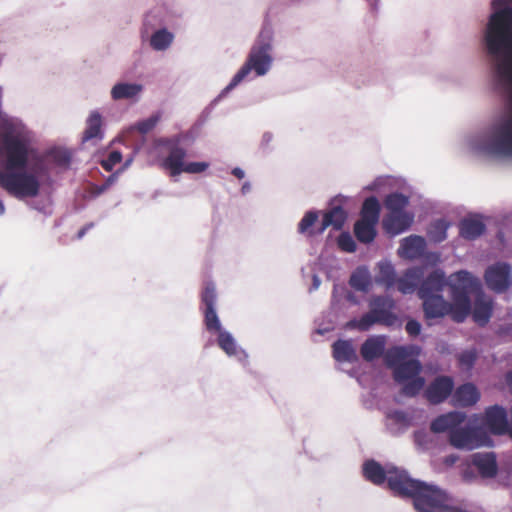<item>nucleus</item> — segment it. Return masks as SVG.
Segmentation results:
<instances>
[{"instance_id": "obj_50", "label": "nucleus", "mask_w": 512, "mask_h": 512, "mask_svg": "<svg viewBox=\"0 0 512 512\" xmlns=\"http://www.w3.org/2000/svg\"><path fill=\"white\" fill-rule=\"evenodd\" d=\"M272 141H273V134L269 131L264 132L262 135L261 141H260V145H259L260 150L265 154L270 153L272 151V148H271Z\"/></svg>"}, {"instance_id": "obj_4", "label": "nucleus", "mask_w": 512, "mask_h": 512, "mask_svg": "<svg viewBox=\"0 0 512 512\" xmlns=\"http://www.w3.org/2000/svg\"><path fill=\"white\" fill-rule=\"evenodd\" d=\"M394 496L411 499L416 512H467L449 504L448 493L438 485L415 479L409 473L390 478Z\"/></svg>"}, {"instance_id": "obj_64", "label": "nucleus", "mask_w": 512, "mask_h": 512, "mask_svg": "<svg viewBox=\"0 0 512 512\" xmlns=\"http://www.w3.org/2000/svg\"><path fill=\"white\" fill-rule=\"evenodd\" d=\"M231 174L238 179H243L245 177V171L241 167H234L231 170Z\"/></svg>"}, {"instance_id": "obj_30", "label": "nucleus", "mask_w": 512, "mask_h": 512, "mask_svg": "<svg viewBox=\"0 0 512 512\" xmlns=\"http://www.w3.org/2000/svg\"><path fill=\"white\" fill-rule=\"evenodd\" d=\"M333 357L340 363H354L358 361V355L350 340L338 339L332 344Z\"/></svg>"}, {"instance_id": "obj_55", "label": "nucleus", "mask_w": 512, "mask_h": 512, "mask_svg": "<svg viewBox=\"0 0 512 512\" xmlns=\"http://www.w3.org/2000/svg\"><path fill=\"white\" fill-rule=\"evenodd\" d=\"M211 114H212V111H211V108H207L205 107L201 113L199 114V116L197 117L196 121L194 122V124L196 125V127H199L200 129H202V127L207 123V121L210 119L211 117Z\"/></svg>"}, {"instance_id": "obj_25", "label": "nucleus", "mask_w": 512, "mask_h": 512, "mask_svg": "<svg viewBox=\"0 0 512 512\" xmlns=\"http://www.w3.org/2000/svg\"><path fill=\"white\" fill-rule=\"evenodd\" d=\"M496 239L501 255L512 260V214L502 219L496 233Z\"/></svg>"}, {"instance_id": "obj_34", "label": "nucleus", "mask_w": 512, "mask_h": 512, "mask_svg": "<svg viewBox=\"0 0 512 512\" xmlns=\"http://www.w3.org/2000/svg\"><path fill=\"white\" fill-rule=\"evenodd\" d=\"M400 248L407 258L415 259L424 254L426 241L422 236L410 235L402 239Z\"/></svg>"}, {"instance_id": "obj_2", "label": "nucleus", "mask_w": 512, "mask_h": 512, "mask_svg": "<svg viewBox=\"0 0 512 512\" xmlns=\"http://www.w3.org/2000/svg\"><path fill=\"white\" fill-rule=\"evenodd\" d=\"M491 10L480 44L490 63L493 90L506 101H512L511 0H492Z\"/></svg>"}, {"instance_id": "obj_8", "label": "nucleus", "mask_w": 512, "mask_h": 512, "mask_svg": "<svg viewBox=\"0 0 512 512\" xmlns=\"http://www.w3.org/2000/svg\"><path fill=\"white\" fill-rule=\"evenodd\" d=\"M273 49V30L270 26L264 25L259 32L254 44L252 45L244 66L256 76L266 75L273 63L271 55Z\"/></svg>"}, {"instance_id": "obj_15", "label": "nucleus", "mask_w": 512, "mask_h": 512, "mask_svg": "<svg viewBox=\"0 0 512 512\" xmlns=\"http://www.w3.org/2000/svg\"><path fill=\"white\" fill-rule=\"evenodd\" d=\"M486 286L495 293L506 292L512 286V268L504 261L488 266L484 273Z\"/></svg>"}, {"instance_id": "obj_53", "label": "nucleus", "mask_w": 512, "mask_h": 512, "mask_svg": "<svg viewBox=\"0 0 512 512\" xmlns=\"http://www.w3.org/2000/svg\"><path fill=\"white\" fill-rule=\"evenodd\" d=\"M330 226H332V227H333V229H335V230H341V223H340L339 221L334 222V221H332V220H330V219H327V218L325 217V215L323 214V218H322L321 224H320V226H319V228H318V230H317V234H322V233H324V231H325L328 227H330Z\"/></svg>"}, {"instance_id": "obj_23", "label": "nucleus", "mask_w": 512, "mask_h": 512, "mask_svg": "<svg viewBox=\"0 0 512 512\" xmlns=\"http://www.w3.org/2000/svg\"><path fill=\"white\" fill-rule=\"evenodd\" d=\"M143 90L144 86L140 83L118 81L112 86L110 96L114 101L128 100L137 102Z\"/></svg>"}, {"instance_id": "obj_59", "label": "nucleus", "mask_w": 512, "mask_h": 512, "mask_svg": "<svg viewBox=\"0 0 512 512\" xmlns=\"http://www.w3.org/2000/svg\"><path fill=\"white\" fill-rule=\"evenodd\" d=\"M94 227V223L93 222H89L87 223L86 225H84L78 232H77V235H76V238L78 240L82 239L85 234L91 230L92 228Z\"/></svg>"}, {"instance_id": "obj_5", "label": "nucleus", "mask_w": 512, "mask_h": 512, "mask_svg": "<svg viewBox=\"0 0 512 512\" xmlns=\"http://www.w3.org/2000/svg\"><path fill=\"white\" fill-rule=\"evenodd\" d=\"M465 412L453 410L435 417L430 422V432L434 434L447 433L449 444L461 451H472L480 447H493L494 442L482 427L467 423Z\"/></svg>"}, {"instance_id": "obj_3", "label": "nucleus", "mask_w": 512, "mask_h": 512, "mask_svg": "<svg viewBox=\"0 0 512 512\" xmlns=\"http://www.w3.org/2000/svg\"><path fill=\"white\" fill-rule=\"evenodd\" d=\"M465 142L476 156L512 161V114H500L468 133Z\"/></svg>"}, {"instance_id": "obj_51", "label": "nucleus", "mask_w": 512, "mask_h": 512, "mask_svg": "<svg viewBox=\"0 0 512 512\" xmlns=\"http://www.w3.org/2000/svg\"><path fill=\"white\" fill-rule=\"evenodd\" d=\"M249 74L250 72L244 65H242L240 69L234 74L229 84L235 89Z\"/></svg>"}, {"instance_id": "obj_38", "label": "nucleus", "mask_w": 512, "mask_h": 512, "mask_svg": "<svg viewBox=\"0 0 512 512\" xmlns=\"http://www.w3.org/2000/svg\"><path fill=\"white\" fill-rule=\"evenodd\" d=\"M409 202V196L398 191L388 194L384 199V205L389 213L405 211V208L409 205Z\"/></svg>"}, {"instance_id": "obj_16", "label": "nucleus", "mask_w": 512, "mask_h": 512, "mask_svg": "<svg viewBox=\"0 0 512 512\" xmlns=\"http://www.w3.org/2000/svg\"><path fill=\"white\" fill-rule=\"evenodd\" d=\"M454 379L449 375L436 376L424 390V397L432 405L444 403L452 398Z\"/></svg>"}, {"instance_id": "obj_9", "label": "nucleus", "mask_w": 512, "mask_h": 512, "mask_svg": "<svg viewBox=\"0 0 512 512\" xmlns=\"http://www.w3.org/2000/svg\"><path fill=\"white\" fill-rule=\"evenodd\" d=\"M447 279L451 300L455 301V306L462 310L460 318L468 317L471 312L470 293L480 290L479 280L467 270H459Z\"/></svg>"}, {"instance_id": "obj_43", "label": "nucleus", "mask_w": 512, "mask_h": 512, "mask_svg": "<svg viewBox=\"0 0 512 512\" xmlns=\"http://www.w3.org/2000/svg\"><path fill=\"white\" fill-rule=\"evenodd\" d=\"M49 156L54 164L59 167H69L71 163V153L67 149H52Z\"/></svg>"}, {"instance_id": "obj_26", "label": "nucleus", "mask_w": 512, "mask_h": 512, "mask_svg": "<svg viewBox=\"0 0 512 512\" xmlns=\"http://www.w3.org/2000/svg\"><path fill=\"white\" fill-rule=\"evenodd\" d=\"M493 313L492 302L487 300L482 292L475 297L474 304H471V312L473 321L479 326H485Z\"/></svg>"}, {"instance_id": "obj_63", "label": "nucleus", "mask_w": 512, "mask_h": 512, "mask_svg": "<svg viewBox=\"0 0 512 512\" xmlns=\"http://www.w3.org/2000/svg\"><path fill=\"white\" fill-rule=\"evenodd\" d=\"M108 189L107 185L104 183L101 185H95L93 187V196L97 197L100 196L102 193H104Z\"/></svg>"}, {"instance_id": "obj_58", "label": "nucleus", "mask_w": 512, "mask_h": 512, "mask_svg": "<svg viewBox=\"0 0 512 512\" xmlns=\"http://www.w3.org/2000/svg\"><path fill=\"white\" fill-rule=\"evenodd\" d=\"M499 335L508 336L512 339V322L502 325L499 328Z\"/></svg>"}, {"instance_id": "obj_46", "label": "nucleus", "mask_w": 512, "mask_h": 512, "mask_svg": "<svg viewBox=\"0 0 512 512\" xmlns=\"http://www.w3.org/2000/svg\"><path fill=\"white\" fill-rule=\"evenodd\" d=\"M122 158V153L119 150H113L100 161V164L105 171L111 172L115 165L122 161Z\"/></svg>"}, {"instance_id": "obj_31", "label": "nucleus", "mask_w": 512, "mask_h": 512, "mask_svg": "<svg viewBox=\"0 0 512 512\" xmlns=\"http://www.w3.org/2000/svg\"><path fill=\"white\" fill-rule=\"evenodd\" d=\"M378 273L374 277L377 285L391 289L397 281V273L394 265L389 260H381L377 263Z\"/></svg>"}, {"instance_id": "obj_61", "label": "nucleus", "mask_w": 512, "mask_h": 512, "mask_svg": "<svg viewBox=\"0 0 512 512\" xmlns=\"http://www.w3.org/2000/svg\"><path fill=\"white\" fill-rule=\"evenodd\" d=\"M440 260V255L436 252H430L426 255V261L432 265H436Z\"/></svg>"}, {"instance_id": "obj_10", "label": "nucleus", "mask_w": 512, "mask_h": 512, "mask_svg": "<svg viewBox=\"0 0 512 512\" xmlns=\"http://www.w3.org/2000/svg\"><path fill=\"white\" fill-rule=\"evenodd\" d=\"M498 472L499 464L495 452H475L468 457L467 467L463 471V479L466 482H472L478 476L482 479H493Z\"/></svg>"}, {"instance_id": "obj_17", "label": "nucleus", "mask_w": 512, "mask_h": 512, "mask_svg": "<svg viewBox=\"0 0 512 512\" xmlns=\"http://www.w3.org/2000/svg\"><path fill=\"white\" fill-rule=\"evenodd\" d=\"M362 471L364 477L375 485H381L387 482L390 488V478L403 473H408L407 470L391 466L385 469L378 461L374 459H368L363 463Z\"/></svg>"}, {"instance_id": "obj_44", "label": "nucleus", "mask_w": 512, "mask_h": 512, "mask_svg": "<svg viewBox=\"0 0 512 512\" xmlns=\"http://www.w3.org/2000/svg\"><path fill=\"white\" fill-rule=\"evenodd\" d=\"M319 218L318 210L311 209L307 211L298 223V232L300 234L307 233L308 230L316 223Z\"/></svg>"}, {"instance_id": "obj_37", "label": "nucleus", "mask_w": 512, "mask_h": 512, "mask_svg": "<svg viewBox=\"0 0 512 512\" xmlns=\"http://www.w3.org/2000/svg\"><path fill=\"white\" fill-rule=\"evenodd\" d=\"M450 223L445 218L432 221L427 228V237L430 242L439 244L447 238V230Z\"/></svg>"}, {"instance_id": "obj_62", "label": "nucleus", "mask_w": 512, "mask_h": 512, "mask_svg": "<svg viewBox=\"0 0 512 512\" xmlns=\"http://www.w3.org/2000/svg\"><path fill=\"white\" fill-rule=\"evenodd\" d=\"M321 285V279L317 274H313L312 276V285L309 288V292L316 291Z\"/></svg>"}, {"instance_id": "obj_13", "label": "nucleus", "mask_w": 512, "mask_h": 512, "mask_svg": "<svg viewBox=\"0 0 512 512\" xmlns=\"http://www.w3.org/2000/svg\"><path fill=\"white\" fill-rule=\"evenodd\" d=\"M488 435H509V417L505 407L499 404L488 406L478 425Z\"/></svg>"}, {"instance_id": "obj_49", "label": "nucleus", "mask_w": 512, "mask_h": 512, "mask_svg": "<svg viewBox=\"0 0 512 512\" xmlns=\"http://www.w3.org/2000/svg\"><path fill=\"white\" fill-rule=\"evenodd\" d=\"M422 330L421 323L415 318H408L405 324V331L410 337H417Z\"/></svg>"}, {"instance_id": "obj_24", "label": "nucleus", "mask_w": 512, "mask_h": 512, "mask_svg": "<svg viewBox=\"0 0 512 512\" xmlns=\"http://www.w3.org/2000/svg\"><path fill=\"white\" fill-rule=\"evenodd\" d=\"M414 220V215L407 211L389 213V216L384 218L383 227L385 231L391 235H399L407 231Z\"/></svg>"}, {"instance_id": "obj_60", "label": "nucleus", "mask_w": 512, "mask_h": 512, "mask_svg": "<svg viewBox=\"0 0 512 512\" xmlns=\"http://www.w3.org/2000/svg\"><path fill=\"white\" fill-rule=\"evenodd\" d=\"M344 295H345L346 300L348 302H350L351 304H353V305L359 304V299L353 292L346 289V292L344 293Z\"/></svg>"}, {"instance_id": "obj_11", "label": "nucleus", "mask_w": 512, "mask_h": 512, "mask_svg": "<svg viewBox=\"0 0 512 512\" xmlns=\"http://www.w3.org/2000/svg\"><path fill=\"white\" fill-rule=\"evenodd\" d=\"M422 300V310L426 320L441 319L450 315L456 323H463L467 317H461L462 310L455 306V301L451 303L445 300L443 295L420 298Z\"/></svg>"}, {"instance_id": "obj_20", "label": "nucleus", "mask_w": 512, "mask_h": 512, "mask_svg": "<svg viewBox=\"0 0 512 512\" xmlns=\"http://www.w3.org/2000/svg\"><path fill=\"white\" fill-rule=\"evenodd\" d=\"M217 334V345L219 348L228 356V357H235L239 363H241L244 367H246L249 364V355L246 352L245 349L240 347L237 344L236 339L225 328Z\"/></svg>"}, {"instance_id": "obj_47", "label": "nucleus", "mask_w": 512, "mask_h": 512, "mask_svg": "<svg viewBox=\"0 0 512 512\" xmlns=\"http://www.w3.org/2000/svg\"><path fill=\"white\" fill-rule=\"evenodd\" d=\"M414 442L421 448L427 449L432 443V435L425 429H419L413 433Z\"/></svg>"}, {"instance_id": "obj_41", "label": "nucleus", "mask_w": 512, "mask_h": 512, "mask_svg": "<svg viewBox=\"0 0 512 512\" xmlns=\"http://www.w3.org/2000/svg\"><path fill=\"white\" fill-rule=\"evenodd\" d=\"M338 248L346 253H354L357 249V244L352 235L348 231H342L337 237Z\"/></svg>"}, {"instance_id": "obj_39", "label": "nucleus", "mask_w": 512, "mask_h": 512, "mask_svg": "<svg viewBox=\"0 0 512 512\" xmlns=\"http://www.w3.org/2000/svg\"><path fill=\"white\" fill-rule=\"evenodd\" d=\"M425 384V378L418 374L408 381L399 384L401 386L400 393L409 398L416 397L424 389Z\"/></svg>"}, {"instance_id": "obj_40", "label": "nucleus", "mask_w": 512, "mask_h": 512, "mask_svg": "<svg viewBox=\"0 0 512 512\" xmlns=\"http://www.w3.org/2000/svg\"><path fill=\"white\" fill-rule=\"evenodd\" d=\"M161 119V113L156 112L146 119L137 121L130 126L131 131H138L140 134L145 135L153 130Z\"/></svg>"}, {"instance_id": "obj_22", "label": "nucleus", "mask_w": 512, "mask_h": 512, "mask_svg": "<svg viewBox=\"0 0 512 512\" xmlns=\"http://www.w3.org/2000/svg\"><path fill=\"white\" fill-rule=\"evenodd\" d=\"M156 144L157 146L166 147L169 151L168 155L161 162V167L163 169H166L177 160L185 159L187 156L186 149L181 147V144H183L181 133H177L170 137L159 138Z\"/></svg>"}, {"instance_id": "obj_28", "label": "nucleus", "mask_w": 512, "mask_h": 512, "mask_svg": "<svg viewBox=\"0 0 512 512\" xmlns=\"http://www.w3.org/2000/svg\"><path fill=\"white\" fill-rule=\"evenodd\" d=\"M386 339L384 335H372L368 337L360 347L361 357L366 362L378 359L385 351Z\"/></svg>"}, {"instance_id": "obj_45", "label": "nucleus", "mask_w": 512, "mask_h": 512, "mask_svg": "<svg viewBox=\"0 0 512 512\" xmlns=\"http://www.w3.org/2000/svg\"><path fill=\"white\" fill-rule=\"evenodd\" d=\"M324 215L327 219H330L334 222L339 221L341 223V229L343 228L348 217L347 212L341 204L331 207L329 211L324 213Z\"/></svg>"}, {"instance_id": "obj_7", "label": "nucleus", "mask_w": 512, "mask_h": 512, "mask_svg": "<svg viewBox=\"0 0 512 512\" xmlns=\"http://www.w3.org/2000/svg\"><path fill=\"white\" fill-rule=\"evenodd\" d=\"M418 346H394L386 354L385 362L388 368L392 370V378L395 383L400 384L408 381L410 378L421 374L423 366L416 357H410L418 354Z\"/></svg>"}, {"instance_id": "obj_1", "label": "nucleus", "mask_w": 512, "mask_h": 512, "mask_svg": "<svg viewBox=\"0 0 512 512\" xmlns=\"http://www.w3.org/2000/svg\"><path fill=\"white\" fill-rule=\"evenodd\" d=\"M2 97L0 86V122L8 152V170L0 176V184L17 199L33 198L39 194L42 182L50 178V165L31 147L23 121L2 111Z\"/></svg>"}, {"instance_id": "obj_42", "label": "nucleus", "mask_w": 512, "mask_h": 512, "mask_svg": "<svg viewBox=\"0 0 512 512\" xmlns=\"http://www.w3.org/2000/svg\"><path fill=\"white\" fill-rule=\"evenodd\" d=\"M478 358L477 351L475 349L463 350L457 357L458 364L465 370H471Z\"/></svg>"}, {"instance_id": "obj_14", "label": "nucleus", "mask_w": 512, "mask_h": 512, "mask_svg": "<svg viewBox=\"0 0 512 512\" xmlns=\"http://www.w3.org/2000/svg\"><path fill=\"white\" fill-rule=\"evenodd\" d=\"M201 302L204 306L203 316L204 325L209 333H217L223 330L222 323L216 310L217 292L216 285L212 281L205 283L201 293Z\"/></svg>"}, {"instance_id": "obj_57", "label": "nucleus", "mask_w": 512, "mask_h": 512, "mask_svg": "<svg viewBox=\"0 0 512 512\" xmlns=\"http://www.w3.org/2000/svg\"><path fill=\"white\" fill-rule=\"evenodd\" d=\"M386 183V179L382 176L375 178L370 184L364 187L366 191H378Z\"/></svg>"}, {"instance_id": "obj_36", "label": "nucleus", "mask_w": 512, "mask_h": 512, "mask_svg": "<svg viewBox=\"0 0 512 512\" xmlns=\"http://www.w3.org/2000/svg\"><path fill=\"white\" fill-rule=\"evenodd\" d=\"M381 205L374 195L368 196L362 203L360 219L378 223L380 219Z\"/></svg>"}, {"instance_id": "obj_6", "label": "nucleus", "mask_w": 512, "mask_h": 512, "mask_svg": "<svg viewBox=\"0 0 512 512\" xmlns=\"http://www.w3.org/2000/svg\"><path fill=\"white\" fill-rule=\"evenodd\" d=\"M368 307V312L361 315L360 318L349 320L346 327L364 332L369 331L375 324L391 327L398 320V316L394 312L396 301L389 295L372 296L368 301Z\"/></svg>"}, {"instance_id": "obj_21", "label": "nucleus", "mask_w": 512, "mask_h": 512, "mask_svg": "<svg viewBox=\"0 0 512 512\" xmlns=\"http://www.w3.org/2000/svg\"><path fill=\"white\" fill-rule=\"evenodd\" d=\"M481 398L478 387L473 382H465L454 386L450 404L458 408H467L475 405Z\"/></svg>"}, {"instance_id": "obj_56", "label": "nucleus", "mask_w": 512, "mask_h": 512, "mask_svg": "<svg viewBox=\"0 0 512 512\" xmlns=\"http://www.w3.org/2000/svg\"><path fill=\"white\" fill-rule=\"evenodd\" d=\"M30 207L45 216H50L52 214V210L44 202L33 201L30 203Z\"/></svg>"}, {"instance_id": "obj_27", "label": "nucleus", "mask_w": 512, "mask_h": 512, "mask_svg": "<svg viewBox=\"0 0 512 512\" xmlns=\"http://www.w3.org/2000/svg\"><path fill=\"white\" fill-rule=\"evenodd\" d=\"M423 278V268L422 267H411L408 268L403 276L397 278V289L403 295L412 294L416 290L418 291V287L420 285V281Z\"/></svg>"}, {"instance_id": "obj_35", "label": "nucleus", "mask_w": 512, "mask_h": 512, "mask_svg": "<svg viewBox=\"0 0 512 512\" xmlns=\"http://www.w3.org/2000/svg\"><path fill=\"white\" fill-rule=\"evenodd\" d=\"M378 223L365 220H357L354 224V235L356 239L363 244L372 243L377 236Z\"/></svg>"}, {"instance_id": "obj_32", "label": "nucleus", "mask_w": 512, "mask_h": 512, "mask_svg": "<svg viewBox=\"0 0 512 512\" xmlns=\"http://www.w3.org/2000/svg\"><path fill=\"white\" fill-rule=\"evenodd\" d=\"M349 285L356 291L367 293L372 287V277L366 265L355 268L349 278Z\"/></svg>"}, {"instance_id": "obj_48", "label": "nucleus", "mask_w": 512, "mask_h": 512, "mask_svg": "<svg viewBox=\"0 0 512 512\" xmlns=\"http://www.w3.org/2000/svg\"><path fill=\"white\" fill-rule=\"evenodd\" d=\"M200 131L201 129L199 127H196V125L193 123L188 130L180 132L183 144L186 146L193 145L197 138L199 137Z\"/></svg>"}, {"instance_id": "obj_19", "label": "nucleus", "mask_w": 512, "mask_h": 512, "mask_svg": "<svg viewBox=\"0 0 512 512\" xmlns=\"http://www.w3.org/2000/svg\"><path fill=\"white\" fill-rule=\"evenodd\" d=\"M459 236L467 241H474L485 234L487 225L480 213H468L458 223Z\"/></svg>"}, {"instance_id": "obj_52", "label": "nucleus", "mask_w": 512, "mask_h": 512, "mask_svg": "<svg viewBox=\"0 0 512 512\" xmlns=\"http://www.w3.org/2000/svg\"><path fill=\"white\" fill-rule=\"evenodd\" d=\"M346 292V286L340 284H334L331 295L332 304L339 303L340 300L345 297L344 293Z\"/></svg>"}, {"instance_id": "obj_29", "label": "nucleus", "mask_w": 512, "mask_h": 512, "mask_svg": "<svg viewBox=\"0 0 512 512\" xmlns=\"http://www.w3.org/2000/svg\"><path fill=\"white\" fill-rule=\"evenodd\" d=\"M210 166L206 161L185 162V159H180L167 167L171 177L179 176L181 173L200 174L206 171Z\"/></svg>"}, {"instance_id": "obj_33", "label": "nucleus", "mask_w": 512, "mask_h": 512, "mask_svg": "<svg viewBox=\"0 0 512 512\" xmlns=\"http://www.w3.org/2000/svg\"><path fill=\"white\" fill-rule=\"evenodd\" d=\"M103 119L98 110H93L86 119V128L83 133V141H90L92 139H103L104 132L102 130Z\"/></svg>"}, {"instance_id": "obj_12", "label": "nucleus", "mask_w": 512, "mask_h": 512, "mask_svg": "<svg viewBox=\"0 0 512 512\" xmlns=\"http://www.w3.org/2000/svg\"><path fill=\"white\" fill-rule=\"evenodd\" d=\"M160 14L161 11L158 8L150 10L143 20V34H147L150 29H155L149 39V44L155 51L167 50L174 40V34L166 27L156 28L158 25H162V22L158 19Z\"/></svg>"}, {"instance_id": "obj_54", "label": "nucleus", "mask_w": 512, "mask_h": 512, "mask_svg": "<svg viewBox=\"0 0 512 512\" xmlns=\"http://www.w3.org/2000/svg\"><path fill=\"white\" fill-rule=\"evenodd\" d=\"M388 417L401 424H408L409 418L405 411L396 409L388 414Z\"/></svg>"}, {"instance_id": "obj_18", "label": "nucleus", "mask_w": 512, "mask_h": 512, "mask_svg": "<svg viewBox=\"0 0 512 512\" xmlns=\"http://www.w3.org/2000/svg\"><path fill=\"white\" fill-rule=\"evenodd\" d=\"M448 286V279L443 269L434 268L426 276L423 275L418 287L419 298L442 295L445 287Z\"/></svg>"}]
</instances>
